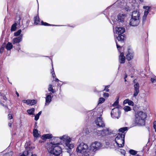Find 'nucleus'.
I'll use <instances>...</instances> for the list:
<instances>
[{
  "label": "nucleus",
  "instance_id": "obj_25",
  "mask_svg": "<svg viewBox=\"0 0 156 156\" xmlns=\"http://www.w3.org/2000/svg\"><path fill=\"white\" fill-rule=\"evenodd\" d=\"M117 6L121 8L123 5L124 3L123 0H118L115 2Z\"/></svg>",
  "mask_w": 156,
  "mask_h": 156
},
{
  "label": "nucleus",
  "instance_id": "obj_51",
  "mask_svg": "<svg viewBox=\"0 0 156 156\" xmlns=\"http://www.w3.org/2000/svg\"><path fill=\"white\" fill-rule=\"evenodd\" d=\"M30 147V151H31V152H32V153H31L32 154H31V156H37V155L36 154H32V151H31V149H33L34 148V147Z\"/></svg>",
  "mask_w": 156,
  "mask_h": 156
},
{
  "label": "nucleus",
  "instance_id": "obj_54",
  "mask_svg": "<svg viewBox=\"0 0 156 156\" xmlns=\"http://www.w3.org/2000/svg\"><path fill=\"white\" fill-rule=\"evenodd\" d=\"M104 91H105L106 92H108L109 91V90L108 88H106L105 87V88L104 90Z\"/></svg>",
  "mask_w": 156,
  "mask_h": 156
},
{
  "label": "nucleus",
  "instance_id": "obj_7",
  "mask_svg": "<svg viewBox=\"0 0 156 156\" xmlns=\"http://www.w3.org/2000/svg\"><path fill=\"white\" fill-rule=\"evenodd\" d=\"M112 132L113 131L109 128L101 130H98L95 129L94 130V134L98 136H105L113 133Z\"/></svg>",
  "mask_w": 156,
  "mask_h": 156
},
{
  "label": "nucleus",
  "instance_id": "obj_34",
  "mask_svg": "<svg viewBox=\"0 0 156 156\" xmlns=\"http://www.w3.org/2000/svg\"><path fill=\"white\" fill-rule=\"evenodd\" d=\"M41 24L42 25H44L45 26H57L58 25L51 24L48 23L44 22L43 21H41Z\"/></svg>",
  "mask_w": 156,
  "mask_h": 156
},
{
  "label": "nucleus",
  "instance_id": "obj_16",
  "mask_svg": "<svg viewBox=\"0 0 156 156\" xmlns=\"http://www.w3.org/2000/svg\"><path fill=\"white\" fill-rule=\"evenodd\" d=\"M134 93L133 94V96L134 97H136L139 93V87L140 85L139 84L137 83L135 84L134 85Z\"/></svg>",
  "mask_w": 156,
  "mask_h": 156
},
{
  "label": "nucleus",
  "instance_id": "obj_29",
  "mask_svg": "<svg viewBox=\"0 0 156 156\" xmlns=\"http://www.w3.org/2000/svg\"><path fill=\"white\" fill-rule=\"evenodd\" d=\"M48 90L49 92H51L53 93H54L56 92L55 90L53 89V87L51 84H49V85Z\"/></svg>",
  "mask_w": 156,
  "mask_h": 156
},
{
  "label": "nucleus",
  "instance_id": "obj_58",
  "mask_svg": "<svg viewBox=\"0 0 156 156\" xmlns=\"http://www.w3.org/2000/svg\"><path fill=\"white\" fill-rule=\"evenodd\" d=\"M55 81L56 82H59V81H60V82H61V81H60L57 78H55Z\"/></svg>",
  "mask_w": 156,
  "mask_h": 156
},
{
  "label": "nucleus",
  "instance_id": "obj_9",
  "mask_svg": "<svg viewBox=\"0 0 156 156\" xmlns=\"http://www.w3.org/2000/svg\"><path fill=\"white\" fill-rule=\"evenodd\" d=\"M116 45L117 46V48L119 51L120 53V55L119 56V62L120 64H123L125 62V58L124 56V53L123 52H121L120 51L119 49V48H121L122 47V46H121L120 45H119L118 44L116 41Z\"/></svg>",
  "mask_w": 156,
  "mask_h": 156
},
{
  "label": "nucleus",
  "instance_id": "obj_1",
  "mask_svg": "<svg viewBox=\"0 0 156 156\" xmlns=\"http://www.w3.org/2000/svg\"><path fill=\"white\" fill-rule=\"evenodd\" d=\"M147 117L146 114L142 111L137 112L135 115L134 122L138 126H144L145 124V119Z\"/></svg>",
  "mask_w": 156,
  "mask_h": 156
},
{
  "label": "nucleus",
  "instance_id": "obj_50",
  "mask_svg": "<svg viewBox=\"0 0 156 156\" xmlns=\"http://www.w3.org/2000/svg\"><path fill=\"white\" fill-rule=\"evenodd\" d=\"M8 118L9 119H12V117L11 114H9L8 115Z\"/></svg>",
  "mask_w": 156,
  "mask_h": 156
},
{
  "label": "nucleus",
  "instance_id": "obj_37",
  "mask_svg": "<svg viewBox=\"0 0 156 156\" xmlns=\"http://www.w3.org/2000/svg\"><path fill=\"white\" fill-rule=\"evenodd\" d=\"M5 47V43H3L0 48V53L1 54L4 51V48Z\"/></svg>",
  "mask_w": 156,
  "mask_h": 156
},
{
  "label": "nucleus",
  "instance_id": "obj_3",
  "mask_svg": "<svg viewBox=\"0 0 156 156\" xmlns=\"http://www.w3.org/2000/svg\"><path fill=\"white\" fill-rule=\"evenodd\" d=\"M50 142L52 146L51 150L48 151L49 155H50L51 153H52L53 151L55 149L56 147H58L60 148L61 152L58 155V156H61L60 155V154L62 152V148L58 146L60 143L61 142L60 137H53L52 139L50 140Z\"/></svg>",
  "mask_w": 156,
  "mask_h": 156
},
{
  "label": "nucleus",
  "instance_id": "obj_24",
  "mask_svg": "<svg viewBox=\"0 0 156 156\" xmlns=\"http://www.w3.org/2000/svg\"><path fill=\"white\" fill-rule=\"evenodd\" d=\"M52 137L53 136L51 134L48 133L43 135L42 136V138L43 140H46L52 138Z\"/></svg>",
  "mask_w": 156,
  "mask_h": 156
},
{
  "label": "nucleus",
  "instance_id": "obj_39",
  "mask_svg": "<svg viewBox=\"0 0 156 156\" xmlns=\"http://www.w3.org/2000/svg\"><path fill=\"white\" fill-rule=\"evenodd\" d=\"M137 152L134 150L133 149H130L129 151V153L130 154L132 155H135L136 154Z\"/></svg>",
  "mask_w": 156,
  "mask_h": 156
},
{
  "label": "nucleus",
  "instance_id": "obj_13",
  "mask_svg": "<svg viewBox=\"0 0 156 156\" xmlns=\"http://www.w3.org/2000/svg\"><path fill=\"white\" fill-rule=\"evenodd\" d=\"M126 16L125 14H119L118 16L117 22L120 25H122L124 21V19Z\"/></svg>",
  "mask_w": 156,
  "mask_h": 156
},
{
  "label": "nucleus",
  "instance_id": "obj_56",
  "mask_svg": "<svg viewBox=\"0 0 156 156\" xmlns=\"http://www.w3.org/2000/svg\"><path fill=\"white\" fill-rule=\"evenodd\" d=\"M3 99H4V100H5V101H6L7 99V98L5 96H4L3 97Z\"/></svg>",
  "mask_w": 156,
  "mask_h": 156
},
{
  "label": "nucleus",
  "instance_id": "obj_12",
  "mask_svg": "<svg viewBox=\"0 0 156 156\" xmlns=\"http://www.w3.org/2000/svg\"><path fill=\"white\" fill-rule=\"evenodd\" d=\"M23 34H21L19 36L15 38H14L12 40V43L13 44H18V46H20V45L19 43L22 41Z\"/></svg>",
  "mask_w": 156,
  "mask_h": 156
},
{
  "label": "nucleus",
  "instance_id": "obj_43",
  "mask_svg": "<svg viewBox=\"0 0 156 156\" xmlns=\"http://www.w3.org/2000/svg\"><path fill=\"white\" fill-rule=\"evenodd\" d=\"M105 100L104 98H99V104L102 103L105 101Z\"/></svg>",
  "mask_w": 156,
  "mask_h": 156
},
{
  "label": "nucleus",
  "instance_id": "obj_61",
  "mask_svg": "<svg viewBox=\"0 0 156 156\" xmlns=\"http://www.w3.org/2000/svg\"><path fill=\"white\" fill-rule=\"evenodd\" d=\"M16 93L18 97L19 96V94L17 91H16Z\"/></svg>",
  "mask_w": 156,
  "mask_h": 156
},
{
  "label": "nucleus",
  "instance_id": "obj_64",
  "mask_svg": "<svg viewBox=\"0 0 156 156\" xmlns=\"http://www.w3.org/2000/svg\"><path fill=\"white\" fill-rule=\"evenodd\" d=\"M127 77V75L126 74H125V76L124 77V79H126Z\"/></svg>",
  "mask_w": 156,
  "mask_h": 156
},
{
  "label": "nucleus",
  "instance_id": "obj_55",
  "mask_svg": "<svg viewBox=\"0 0 156 156\" xmlns=\"http://www.w3.org/2000/svg\"><path fill=\"white\" fill-rule=\"evenodd\" d=\"M125 10L127 12H130V10L129 9V8L128 7H126L125 8Z\"/></svg>",
  "mask_w": 156,
  "mask_h": 156
},
{
  "label": "nucleus",
  "instance_id": "obj_27",
  "mask_svg": "<svg viewBox=\"0 0 156 156\" xmlns=\"http://www.w3.org/2000/svg\"><path fill=\"white\" fill-rule=\"evenodd\" d=\"M143 9H145V10L144 14H145V13H146L147 15H148V13L150 11V8H151V6H144L143 7Z\"/></svg>",
  "mask_w": 156,
  "mask_h": 156
},
{
  "label": "nucleus",
  "instance_id": "obj_35",
  "mask_svg": "<svg viewBox=\"0 0 156 156\" xmlns=\"http://www.w3.org/2000/svg\"><path fill=\"white\" fill-rule=\"evenodd\" d=\"M40 22L39 18L38 16H36L34 17V24H38Z\"/></svg>",
  "mask_w": 156,
  "mask_h": 156
},
{
  "label": "nucleus",
  "instance_id": "obj_11",
  "mask_svg": "<svg viewBox=\"0 0 156 156\" xmlns=\"http://www.w3.org/2000/svg\"><path fill=\"white\" fill-rule=\"evenodd\" d=\"M94 122L96 125L98 127L103 128L105 126V124L102 120V118L101 117L97 118Z\"/></svg>",
  "mask_w": 156,
  "mask_h": 156
},
{
  "label": "nucleus",
  "instance_id": "obj_26",
  "mask_svg": "<svg viewBox=\"0 0 156 156\" xmlns=\"http://www.w3.org/2000/svg\"><path fill=\"white\" fill-rule=\"evenodd\" d=\"M5 47L8 51H9L12 48L13 45L12 43L8 42L6 45L5 44Z\"/></svg>",
  "mask_w": 156,
  "mask_h": 156
},
{
  "label": "nucleus",
  "instance_id": "obj_38",
  "mask_svg": "<svg viewBox=\"0 0 156 156\" xmlns=\"http://www.w3.org/2000/svg\"><path fill=\"white\" fill-rule=\"evenodd\" d=\"M22 32V30L21 29H20L17 31L16 32H15L14 33V36H19L20 35V34Z\"/></svg>",
  "mask_w": 156,
  "mask_h": 156
},
{
  "label": "nucleus",
  "instance_id": "obj_49",
  "mask_svg": "<svg viewBox=\"0 0 156 156\" xmlns=\"http://www.w3.org/2000/svg\"><path fill=\"white\" fill-rule=\"evenodd\" d=\"M69 83V82L67 81H64V82H62V84L60 85V90H61V86L63 84H67Z\"/></svg>",
  "mask_w": 156,
  "mask_h": 156
},
{
  "label": "nucleus",
  "instance_id": "obj_44",
  "mask_svg": "<svg viewBox=\"0 0 156 156\" xmlns=\"http://www.w3.org/2000/svg\"><path fill=\"white\" fill-rule=\"evenodd\" d=\"M12 152H10L9 153L5 154L3 156H12Z\"/></svg>",
  "mask_w": 156,
  "mask_h": 156
},
{
  "label": "nucleus",
  "instance_id": "obj_60",
  "mask_svg": "<svg viewBox=\"0 0 156 156\" xmlns=\"http://www.w3.org/2000/svg\"><path fill=\"white\" fill-rule=\"evenodd\" d=\"M8 126L9 127H11L12 126V124L10 122L8 123Z\"/></svg>",
  "mask_w": 156,
  "mask_h": 156
},
{
  "label": "nucleus",
  "instance_id": "obj_52",
  "mask_svg": "<svg viewBox=\"0 0 156 156\" xmlns=\"http://www.w3.org/2000/svg\"><path fill=\"white\" fill-rule=\"evenodd\" d=\"M121 153L123 154H125L126 151L124 150H121Z\"/></svg>",
  "mask_w": 156,
  "mask_h": 156
},
{
  "label": "nucleus",
  "instance_id": "obj_6",
  "mask_svg": "<svg viewBox=\"0 0 156 156\" xmlns=\"http://www.w3.org/2000/svg\"><path fill=\"white\" fill-rule=\"evenodd\" d=\"M88 146L83 142L81 143L77 147L76 149L77 152L85 154L88 153L89 149H88Z\"/></svg>",
  "mask_w": 156,
  "mask_h": 156
},
{
  "label": "nucleus",
  "instance_id": "obj_57",
  "mask_svg": "<svg viewBox=\"0 0 156 156\" xmlns=\"http://www.w3.org/2000/svg\"><path fill=\"white\" fill-rule=\"evenodd\" d=\"M106 17L109 20V22L112 24V23H111V21H110V20L109 17H108V15H106Z\"/></svg>",
  "mask_w": 156,
  "mask_h": 156
},
{
  "label": "nucleus",
  "instance_id": "obj_4",
  "mask_svg": "<svg viewBox=\"0 0 156 156\" xmlns=\"http://www.w3.org/2000/svg\"><path fill=\"white\" fill-rule=\"evenodd\" d=\"M125 32V29L123 27H117L115 28V36L116 37L118 41L122 43L124 41Z\"/></svg>",
  "mask_w": 156,
  "mask_h": 156
},
{
  "label": "nucleus",
  "instance_id": "obj_18",
  "mask_svg": "<svg viewBox=\"0 0 156 156\" xmlns=\"http://www.w3.org/2000/svg\"><path fill=\"white\" fill-rule=\"evenodd\" d=\"M45 102V105L47 106L52 101V98L53 97L50 96L49 95H46Z\"/></svg>",
  "mask_w": 156,
  "mask_h": 156
},
{
  "label": "nucleus",
  "instance_id": "obj_10",
  "mask_svg": "<svg viewBox=\"0 0 156 156\" xmlns=\"http://www.w3.org/2000/svg\"><path fill=\"white\" fill-rule=\"evenodd\" d=\"M140 19L131 18L129 24L131 26L136 27L138 25L140 22Z\"/></svg>",
  "mask_w": 156,
  "mask_h": 156
},
{
  "label": "nucleus",
  "instance_id": "obj_47",
  "mask_svg": "<svg viewBox=\"0 0 156 156\" xmlns=\"http://www.w3.org/2000/svg\"><path fill=\"white\" fill-rule=\"evenodd\" d=\"M119 101L118 100H116L113 103V106H117L118 105Z\"/></svg>",
  "mask_w": 156,
  "mask_h": 156
},
{
  "label": "nucleus",
  "instance_id": "obj_19",
  "mask_svg": "<svg viewBox=\"0 0 156 156\" xmlns=\"http://www.w3.org/2000/svg\"><path fill=\"white\" fill-rule=\"evenodd\" d=\"M60 150V148H56L52 152V153H51L50 155L49 156H58V155L61 152Z\"/></svg>",
  "mask_w": 156,
  "mask_h": 156
},
{
  "label": "nucleus",
  "instance_id": "obj_45",
  "mask_svg": "<svg viewBox=\"0 0 156 156\" xmlns=\"http://www.w3.org/2000/svg\"><path fill=\"white\" fill-rule=\"evenodd\" d=\"M40 115H38L37 114L35 116L34 120L36 121H37L39 119Z\"/></svg>",
  "mask_w": 156,
  "mask_h": 156
},
{
  "label": "nucleus",
  "instance_id": "obj_2",
  "mask_svg": "<svg viewBox=\"0 0 156 156\" xmlns=\"http://www.w3.org/2000/svg\"><path fill=\"white\" fill-rule=\"evenodd\" d=\"M61 142L64 144L65 147L67 150V152L70 153L71 150L74 147V144L71 143L72 140L71 138L67 135H65L60 136Z\"/></svg>",
  "mask_w": 156,
  "mask_h": 156
},
{
  "label": "nucleus",
  "instance_id": "obj_31",
  "mask_svg": "<svg viewBox=\"0 0 156 156\" xmlns=\"http://www.w3.org/2000/svg\"><path fill=\"white\" fill-rule=\"evenodd\" d=\"M16 21H15V23H16L17 25H19V26L20 25V22L21 20V18L19 16H17L16 18Z\"/></svg>",
  "mask_w": 156,
  "mask_h": 156
},
{
  "label": "nucleus",
  "instance_id": "obj_21",
  "mask_svg": "<svg viewBox=\"0 0 156 156\" xmlns=\"http://www.w3.org/2000/svg\"><path fill=\"white\" fill-rule=\"evenodd\" d=\"M110 9V8H107L103 12V13L105 15L106 14L105 13H107L109 16L112 17L113 16V15L112 14V10L111 9Z\"/></svg>",
  "mask_w": 156,
  "mask_h": 156
},
{
  "label": "nucleus",
  "instance_id": "obj_22",
  "mask_svg": "<svg viewBox=\"0 0 156 156\" xmlns=\"http://www.w3.org/2000/svg\"><path fill=\"white\" fill-rule=\"evenodd\" d=\"M126 59L128 61H130L132 59L133 57V52L128 51L126 55Z\"/></svg>",
  "mask_w": 156,
  "mask_h": 156
},
{
  "label": "nucleus",
  "instance_id": "obj_36",
  "mask_svg": "<svg viewBox=\"0 0 156 156\" xmlns=\"http://www.w3.org/2000/svg\"><path fill=\"white\" fill-rule=\"evenodd\" d=\"M147 15L146 13H145V14H144V15L143 16L142 20V23L143 25L145 23V22L146 20V18H147Z\"/></svg>",
  "mask_w": 156,
  "mask_h": 156
},
{
  "label": "nucleus",
  "instance_id": "obj_28",
  "mask_svg": "<svg viewBox=\"0 0 156 156\" xmlns=\"http://www.w3.org/2000/svg\"><path fill=\"white\" fill-rule=\"evenodd\" d=\"M33 136L34 137L37 138L39 136L38 130L36 129H34L33 130Z\"/></svg>",
  "mask_w": 156,
  "mask_h": 156
},
{
  "label": "nucleus",
  "instance_id": "obj_63",
  "mask_svg": "<svg viewBox=\"0 0 156 156\" xmlns=\"http://www.w3.org/2000/svg\"><path fill=\"white\" fill-rule=\"evenodd\" d=\"M110 87V85H107V86H105V87L106 88H109Z\"/></svg>",
  "mask_w": 156,
  "mask_h": 156
},
{
  "label": "nucleus",
  "instance_id": "obj_33",
  "mask_svg": "<svg viewBox=\"0 0 156 156\" xmlns=\"http://www.w3.org/2000/svg\"><path fill=\"white\" fill-rule=\"evenodd\" d=\"M17 25L16 23H14L13 24L11 27V31H15L17 28Z\"/></svg>",
  "mask_w": 156,
  "mask_h": 156
},
{
  "label": "nucleus",
  "instance_id": "obj_32",
  "mask_svg": "<svg viewBox=\"0 0 156 156\" xmlns=\"http://www.w3.org/2000/svg\"><path fill=\"white\" fill-rule=\"evenodd\" d=\"M128 130V127H123L120 128L118 131L119 132L124 133L125 131H127Z\"/></svg>",
  "mask_w": 156,
  "mask_h": 156
},
{
  "label": "nucleus",
  "instance_id": "obj_20",
  "mask_svg": "<svg viewBox=\"0 0 156 156\" xmlns=\"http://www.w3.org/2000/svg\"><path fill=\"white\" fill-rule=\"evenodd\" d=\"M31 147H27V146L25 147L26 151H25L23 154L20 156H29L30 153H32L30 151Z\"/></svg>",
  "mask_w": 156,
  "mask_h": 156
},
{
  "label": "nucleus",
  "instance_id": "obj_46",
  "mask_svg": "<svg viewBox=\"0 0 156 156\" xmlns=\"http://www.w3.org/2000/svg\"><path fill=\"white\" fill-rule=\"evenodd\" d=\"M103 96L105 98H108L109 97V94L108 93H105L103 94Z\"/></svg>",
  "mask_w": 156,
  "mask_h": 156
},
{
  "label": "nucleus",
  "instance_id": "obj_40",
  "mask_svg": "<svg viewBox=\"0 0 156 156\" xmlns=\"http://www.w3.org/2000/svg\"><path fill=\"white\" fill-rule=\"evenodd\" d=\"M52 69L51 70V73L52 74L53 77L54 78L55 77V75L54 70V69L53 67V65L52 63Z\"/></svg>",
  "mask_w": 156,
  "mask_h": 156
},
{
  "label": "nucleus",
  "instance_id": "obj_30",
  "mask_svg": "<svg viewBox=\"0 0 156 156\" xmlns=\"http://www.w3.org/2000/svg\"><path fill=\"white\" fill-rule=\"evenodd\" d=\"M35 111V109L34 108H32L31 109H28L27 111L29 115H34V112Z\"/></svg>",
  "mask_w": 156,
  "mask_h": 156
},
{
  "label": "nucleus",
  "instance_id": "obj_59",
  "mask_svg": "<svg viewBox=\"0 0 156 156\" xmlns=\"http://www.w3.org/2000/svg\"><path fill=\"white\" fill-rule=\"evenodd\" d=\"M52 93L51 92L49 93L48 94H46V95H49L50 96H51V95L52 94Z\"/></svg>",
  "mask_w": 156,
  "mask_h": 156
},
{
  "label": "nucleus",
  "instance_id": "obj_48",
  "mask_svg": "<svg viewBox=\"0 0 156 156\" xmlns=\"http://www.w3.org/2000/svg\"><path fill=\"white\" fill-rule=\"evenodd\" d=\"M153 127L155 130V132L156 133V121L154 122Z\"/></svg>",
  "mask_w": 156,
  "mask_h": 156
},
{
  "label": "nucleus",
  "instance_id": "obj_8",
  "mask_svg": "<svg viewBox=\"0 0 156 156\" xmlns=\"http://www.w3.org/2000/svg\"><path fill=\"white\" fill-rule=\"evenodd\" d=\"M121 114V112L119 108L117 107L112 109L111 115L112 118L118 119L120 117Z\"/></svg>",
  "mask_w": 156,
  "mask_h": 156
},
{
  "label": "nucleus",
  "instance_id": "obj_5",
  "mask_svg": "<svg viewBox=\"0 0 156 156\" xmlns=\"http://www.w3.org/2000/svg\"><path fill=\"white\" fill-rule=\"evenodd\" d=\"M125 134H118L116 135L115 142L119 147H122L124 145Z\"/></svg>",
  "mask_w": 156,
  "mask_h": 156
},
{
  "label": "nucleus",
  "instance_id": "obj_23",
  "mask_svg": "<svg viewBox=\"0 0 156 156\" xmlns=\"http://www.w3.org/2000/svg\"><path fill=\"white\" fill-rule=\"evenodd\" d=\"M124 104H128L129 105L133 106L134 105V103L132 101L129 100L128 99L125 100L123 102Z\"/></svg>",
  "mask_w": 156,
  "mask_h": 156
},
{
  "label": "nucleus",
  "instance_id": "obj_17",
  "mask_svg": "<svg viewBox=\"0 0 156 156\" xmlns=\"http://www.w3.org/2000/svg\"><path fill=\"white\" fill-rule=\"evenodd\" d=\"M22 102L28 105H33L36 103V101L35 100H23Z\"/></svg>",
  "mask_w": 156,
  "mask_h": 156
},
{
  "label": "nucleus",
  "instance_id": "obj_53",
  "mask_svg": "<svg viewBox=\"0 0 156 156\" xmlns=\"http://www.w3.org/2000/svg\"><path fill=\"white\" fill-rule=\"evenodd\" d=\"M38 128V126L37 125V122H35L34 124V129H37V128Z\"/></svg>",
  "mask_w": 156,
  "mask_h": 156
},
{
  "label": "nucleus",
  "instance_id": "obj_42",
  "mask_svg": "<svg viewBox=\"0 0 156 156\" xmlns=\"http://www.w3.org/2000/svg\"><path fill=\"white\" fill-rule=\"evenodd\" d=\"M151 81L152 83H156V76L152 77L151 78Z\"/></svg>",
  "mask_w": 156,
  "mask_h": 156
},
{
  "label": "nucleus",
  "instance_id": "obj_14",
  "mask_svg": "<svg viewBox=\"0 0 156 156\" xmlns=\"http://www.w3.org/2000/svg\"><path fill=\"white\" fill-rule=\"evenodd\" d=\"M131 15V18H135L140 19V14L138 10H134L132 11Z\"/></svg>",
  "mask_w": 156,
  "mask_h": 156
},
{
  "label": "nucleus",
  "instance_id": "obj_62",
  "mask_svg": "<svg viewBox=\"0 0 156 156\" xmlns=\"http://www.w3.org/2000/svg\"><path fill=\"white\" fill-rule=\"evenodd\" d=\"M41 113L42 111H41L39 112L37 114L40 116V115L41 114Z\"/></svg>",
  "mask_w": 156,
  "mask_h": 156
},
{
  "label": "nucleus",
  "instance_id": "obj_41",
  "mask_svg": "<svg viewBox=\"0 0 156 156\" xmlns=\"http://www.w3.org/2000/svg\"><path fill=\"white\" fill-rule=\"evenodd\" d=\"M124 109L126 112H128L131 110L130 107L129 106H126L124 107Z\"/></svg>",
  "mask_w": 156,
  "mask_h": 156
},
{
  "label": "nucleus",
  "instance_id": "obj_15",
  "mask_svg": "<svg viewBox=\"0 0 156 156\" xmlns=\"http://www.w3.org/2000/svg\"><path fill=\"white\" fill-rule=\"evenodd\" d=\"M134 93L133 94V96L134 97H136L139 93V87L140 85L139 84L137 83L135 84L134 85Z\"/></svg>",
  "mask_w": 156,
  "mask_h": 156
}]
</instances>
